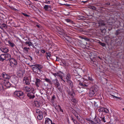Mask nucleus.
Segmentation results:
<instances>
[{
    "mask_svg": "<svg viewBox=\"0 0 124 124\" xmlns=\"http://www.w3.org/2000/svg\"><path fill=\"white\" fill-rule=\"evenodd\" d=\"M100 118L101 119L98 118H95L94 121H92V124H99L100 123L101 121V120L104 123L106 122V121L104 118L105 116L101 114L100 115Z\"/></svg>",
    "mask_w": 124,
    "mask_h": 124,
    "instance_id": "f257e3e1",
    "label": "nucleus"
},
{
    "mask_svg": "<svg viewBox=\"0 0 124 124\" xmlns=\"http://www.w3.org/2000/svg\"><path fill=\"white\" fill-rule=\"evenodd\" d=\"M14 94L20 98H21L22 97L23 95V93L19 91H16L14 93Z\"/></svg>",
    "mask_w": 124,
    "mask_h": 124,
    "instance_id": "f03ea898",
    "label": "nucleus"
},
{
    "mask_svg": "<svg viewBox=\"0 0 124 124\" xmlns=\"http://www.w3.org/2000/svg\"><path fill=\"white\" fill-rule=\"evenodd\" d=\"M3 83L4 86L6 87L5 88H8L11 86V84L8 80H5Z\"/></svg>",
    "mask_w": 124,
    "mask_h": 124,
    "instance_id": "7ed1b4c3",
    "label": "nucleus"
},
{
    "mask_svg": "<svg viewBox=\"0 0 124 124\" xmlns=\"http://www.w3.org/2000/svg\"><path fill=\"white\" fill-rule=\"evenodd\" d=\"M96 92V91L95 89L93 88L91 89L89 92V96L91 97H92Z\"/></svg>",
    "mask_w": 124,
    "mask_h": 124,
    "instance_id": "20e7f679",
    "label": "nucleus"
},
{
    "mask_svg": "<svg viewBox=\"0 0 124 124\" xmlns=\"http://www.w3.org/2000/svg\"><path fill=\"white\" fill-rule=\"evenodd\" d=\"M98 111L99 112H102L106 113H108L109 112V110L108 109L103 107L99 109Z\"/></svg>",
    "mask_w": 124,
    "mask_h": 124,
    "instance_id": "39448f33",
    "label": "nucleus"
},
{
    "mask_svg": "<svg viewBox=\"0 0 124 124\" xmlns=\"http://www.w3.org/2000/svg\"><path fill=\"white\" fill-rule=\"evenodd\" d=\"M10 65L12 66L14 65H16L17 64L16 60L14 58H11L9 60Z\"/></svg>",
    "mask_w": 124,
    "mask_h": 124,
    "instance_id": "423d86ee",
    "label": "nucleus"
},
{
    "mask_svg": "<svg viewBox=\"0 0 124 124\" xmlns=\"http://www.w3.org/2000/svg\"><path fill=\"white\" fill-rule=\"evenodd\" d=\"M71 79L70 75V74H68L66 75L64 77L65 82V81L68 82Z\"/></svg>",
    "mask_w": 124,
    "mask_h": 124,
    "instance_id": "0eeeda50",
    "label": "nucleus"
},
{
    "mask_svg": "<svg viewBox=\"0 0 124 124\" xmlns=\"http://www.w3.org/2000/svg\"><path fill=\"white\" fill-rule=\"evenodd\" d=\"M31 66L32 67V69L33 72L35 73H38L39 70L38 69V68L36 67V66L35 65H32Z\"/></svg>",
    "mask_w": 124,
    "mask_h": 124,
    "instance_id": "6e6552de",
    "label": "nucleus"
},
{
    "mask_svg": "<svg viewBox=\"0 0 124 124\" xmlns=\"http://www.w3.org/2000/svg\"><path fill=\"white\" fill-rule=\"evenodd\" d=\"M41 82V81L40 79L36 78L35 82V84L36 86L37 87H39Z\"/></svg>",
    "mask_w": 124,
    "mask_h": 124,
    "instance_id": "1a4fd4ad",
    "label": "nucleus"
},
{
    "mask_svg": "<svg viewBox=\"0 0 124 124\" xmlns=\"http://www.w3.org/2000/svg\"><path fill=\"white\" fill-rule=\"evenodd\" d=\"M51 6L50 5H45L44 6L43 8L46 11H50L51 9Z\"/></svg>",
    "mask_w": 124,
    "mask_h": 124,
    "instance_id": "9d476101",
    "label": "nucleus"
},
{
    "mask_svg": "<svg viewBox=\"0 0 124 124\" xmlns=\"http://www.w3.org/2000/svg\"><path fill=\"white\" fill-rule=\"evenodd\" d=\"M27 96L30 99H33L35 97L34 93L33 92L28 93Z\"/></svg>",
    "mask_w": 124,
    "mask_h": 124,
    "instance_id": "9b49d317",
    "label": "nucleus"
},
{
    "mask_svg": "<svg viewBox=\"0 0 124 124\" xmlns=\"http://www.w3.org/2000/svg\"><path fill=\"white\" fill-rule=\"evenodd\" d=\"M1 76L2 77L5 79H9V76L5 72H3L2 73Z\"/></svg>",
    "mask_w": 124,
    "mask_h": 124,
    "instance_id": "f8f14e48",
    "label": "nucleus"
},
{
    "mask_svg": "<svg viewBox=\"0 0 124 124\" xmlns=\"http://www.w3.org/2000/svg\"><path fill=\"white\" fill-rule=\"evenodd\" d=\"M36 66V67L38 68L39 73H41L42 71L41 69L43 68L42 65L40 64H35Z\"/></svg>",
    "mask_w": 124,
    "mask_h": 124,
    "instance_id": "ddd939ff",
    "label": "nucleus"
},
{
    "mask_svg": "<svg viewBox=\"0 0 124 124\" xmlns=\"http://www.w3.org/2000/svg\"><path fill=\"white\" fill-rule=\"evenodd\" d=\"M45 124H53L51 120L49 118H45Z\"/></svg>",
    "mask_w": 124,
    "mask_h": 124,
    "instance_id": "4468645a",
    "label": "nucleus"
},
{
    "mask_svg": "<svg viewBox=\"0 0 124 124\" xmlns=\"http://www.w3.org/2000/svg\"><path fill=\"white\" fill-rule=\"evenodd\" d=\"M53 82L54 84L56 87H58L59 86V84L56 78L54 79L53 80Z\"/></svg>",
    "mask_w": 124,
    "mask_h": 124,
    "instance_id": "2eb2a0df",
    "label": "nucleus"
},
{
    "mask_svg": "<svg viewBox=\"0 0 124 124\" xmlns=\"http://www.w3.org/2000/svg\"><path fill=\"white\" fill-rule=\"evenodd\" d=\"M0 50L2 52L4 53H7L8 52L9 50L8 48L7 47H1Z\"/></svg>",
    "mask_w": 124,
    "mask_h": 124,
    "instance_id": "dca6fc26",
    "label": "nucleus"
},
{
    "mask_svg": "<svg viewBox=\"0 0 124 124\" xmlns=\"http://www.w3.org/2000/svg\"><path fill=\"white\" fill-rule=\"evenodd\" d=\"M5 60L7 61H9V60L11 58H10L11 55L8 54H5Z\"/></svg>",
    "mask_w": 124,
    "mask_h": 124,
    "instance_id": "f3484780",
    "label": "nucleus"
},
{
    "mask_svg": "<svg viewBox=\"0 0 124 124\" xmlns=\"http://www.w3.org/2000/svg\"><path fill=\"white\" fill-rule=\"evenodd\" d=\"M5 60V54H1L0 56V61L3 62Z\"/></svg>",
    "mask_w": 124,
    "mask_h": 124,
    "instance_id": "a211bd4d",
    "label": "nucleus"
},
{
    "mask_svg": "<svg viewBox=\"0 0 124 124\" xmlns=\"http://www.w3.org/2000/svg\"><path fill=\"white\" fill-rule=\"evenodd\" d=\"M62 74L63 73L61 71L59 72V77L61 79L62 81L65 82L64 80L63 79Z\"/></svg>",
    "mask_w": 124,
    "mask_h": 124,
    "instance_id": "6ab92c4d",
    "label": "nucleus"
},
{
    "mask_svg": "<svg viewBox=\"0 0 124 124\" xmlns=\"http://www.w3.org/2000/svg\"><path fill=\"white\" fill-rule=\"evenodd\" d=\"M44 80L45 81L47 82V83H49V84L51 85L52 84V82L49 79L46 78H45L44 79Z\"/></svg>",
    "mask_w": 124,
    "mask_h": 124,
    "instance_id": "aec40b11",
    "label": "nucleus"
},
{
    "mask_svg": "<svg viewBox=\"0 0 124 124\" xmlns=\"http://www.w3.org/2000/svg\"><path fill=\"white\" fill-rule=\"evenodd\" d=\"M99 26H103L105 25V24L104 23V22L102 21H99L98 22Z\"/></svg>",
    "mask_w": 124,
    "mask_h": 124,
    "instance_id": "412c9836",
    "label": "nucleus"
},
{
    "mask_svg": "<svg viewBox=\"0 0 124 124\" xmlns=\"http://www.w3.org/2000/svg\"><path fill=\"white\" fill-rule=\"evenodd\" d=\"M31 88V87L29 86H26L25 87V90L27 92H29L30 91Z\"/></svg>",
    "mask_w": 124,
    "mask_h": 124,
    "instance_id": "4be33fe9",
    "label": "nucleus"
},
{
    "mask_svg": "<svg viewBox=\"0 0 124 124\" xmlns=\"http://www.w3.org/2000/svg\"><path fill=\"white\" fill-rule=\"evenodd\" d=\"M43 113L38 115L37 116L38 119L39 120H41L43 118Z\"/></svg>",
    "mask_w": 124,
    "mask_h": 124,
    "instance_id": "5701e85b",
    "label": "nucleus"
},
{
    "mask_svg": "<svg viewBox=\"0 0 124 124\" xmlns=\"http://www.w3.org/2000/svg\"><path fill=\"white\" fill-rule=\"evenodd\" d=\"M7 28V27L6 24L4 23H3L0 25V28L1 29H3V28L6 29Z\"/></svg>",
    "mask_w": 124,
    "mask_h": 124,
    "instance_id": "b1692460",
    "label": "nucleus"
},
{
    "mask_svg": "<svg viewBox=\"0 0 124 124\" xmlns=\"http://www.w3.org/2000/svg\"><path fill=\"white\" fill-rule=\"evenodd\" d=\"M74 115L76 117L77 119L79 120L80 118V115L78 114L77 112H76L74 113Z\"/></svg>",
    "mask_w": 124,
    "mask_h": 124,
    "instance_id": "393cba45",
    "label": "nucleus"
},
{
    "mask_svg": "<svg viewBox=\"0 0 124 124\" xmlns=\"http://www.w3.org/2000/svg\"><path fill=\"white\" fill-rule=\"evenodd\" d=\"M36 111L37 113V115H39V114L43 113L42 111L39 109H36Z\"/></svg>",
    "mask_w": 124,
    "mask_h": 124,
    "instance_id": "a878e982",
    "label": "nucleus"
},
{
    "mask_svg": "<svg viewBox=\"0 0 124 124\" xmlns=\"http://www.w3.org/2000/svg\"><path fill=\"white\" fill-rule=\"evenodd\" d=\"M79 84L80 85L83 86V87H88V84H85L83 83H79Z\"/></svg>",
    "mask_w": 124,
    "mask_h": 124,
    "instance_id": "bb28decb",
    "label": "nucleus"
},
{
    "mask_svg": "<svg viewBox=\"0 0 124 124\" xmlns=\"http://www.w3.org/2000/svg\"><path fill=\"white\" fill-rule=\"evenodd\" d=\"M67 82L69 83V85L71 88H72L73 86V84L71 80H70L68 82Z\"/></svg>",
    "mask_w": 124,
    "mask_h": 124,
    "instance_id": "cd10ccee",
    "label": "nucleus"
},
{
    "mask_svg": "<svg viewBox=\"0 0 124 124\" xmlns=\"http://www.w3.org/2000/svg\"><path fill=\"white\" fill-rule=\"evenodd\" d=\"M8 43L12 47H13L15 46L14 44L13 43H12L10 41H8Z\"/></svg>",
    "mask_w": 124,
    "mask_h": 124,
    "instance_id": "c85d7f7f",
    "label": "nucleus"
},
{
    "mask_svg": "<svg viewBox=\"0 0 124 124\" xmlns=\"http://www.w3.org/2000/svg\"><path fill=\"white\" fill-rule=\"evenodd\" d=\"M55 97L54 96H53L52 97L51 100V102L52 104H53V106H55V105L54 103V99H55Z\"/></svg>",
    "mask_w": 124,
    "mask_h": 124,
    "instance_id": "c756f323",
    "label": "nucleus"
},
{
    "mask_svg": "<svg viewBox=\"0 0 124 124\" xmlns=\"http://www.w3.org/2000/svg\"><path fill=\"white\" fill-rule=\"evenodd\" d=\"M30 48L29 47L27 48L26 47H25L23 48V51L25 53H27Z\"/></svg>",
    "mask_w": 124,
    "mask_h": 124,
    "instance_id": "7c9ffc66",
    "label": "nucleus"
},
{
    "mask_svg": "<svg viewBox=\"0 0 124 124\" xmlns=\"http://www.w3.org/2000/svg\"><path fill=\"white\" fill-rule=\"evenodd\" d=\"M4 89V87H3V86L0 83V91H2Z\"/></svg>",
    "mask_w": 124,
    "mask_h": 124,
    "instance_id": "2f4dec72",
    "label": "nucleus"
},
{
    "mask_svg": "<svg viewBox=\"0 0 124 124\" xmlns=\"http://www.w3.org/2000/svg\"><path fill=\"white\" fill-rule=\"evenodd\" d=\"M47 54V57L48 60L50 59V57L51 56V54L50 53H46Z\"/></svg>",
    "mask_w": 124,
    "mask_h": 124,
    "instance_id": "473e14b6",
    "label": "nucleus"
},
{
    "mask_svg": "<svg viewBox=\"0 0 124 124\" xmlns=\"http://www.w3.org/2000/svg\"><path fill=\"white\" fill-rule=\"evenodd\" d=\"M98 43L101 45L103 46H105V44L104 43H102L100 41H99Z\"/></svg>",
    "mask_w": 124,
    "mask_h": 124,
    "instance_id": "72a5a7b5",
    "label": "nucleus"
},
{
    "mask_svg": "<svg viewBox=\"0 0 124 124\" xmlns=\"http://www.w3.org/2000/svg\"><path fill=\"white\" fill-rule=\"evenodd\" d=\"M25 83L26 85H29L30 84V83L29 81L28 80H25Z\"/></svg>",
    "mask_w": 124,
    "mask_h": 124,
    "instance_id": "f704fd0d",
    "label": "nucleus"
},
{
    "mask_svg": "<svg viewBox=\"0 0 124 124\" xmlns=\"http://www.w3.org/2000/svg\"><path fill=\"white\" fill-rule=\"evenodd\" d=\"M53 75H54L56 77H59V72L57 73H54L53 74Z\"/></svg>",
    "mask_w": 124,
    "mask_h": 124,
    "instance_id": "c9c22d12",
    "label": "nucleus"
},
{
    "mask_svg": "<svg viewBox=\"0 0 124 124\" xmlns=\"http://www.w3.org/2000/svg\"><path fill=\"white\" fill-rule=\"evenodd\" d=\"M65 21L68 23H71L72 22V21L71 20L68 19H66Z\"/></svg>",
    "mask_w": 124,
    "mask_h": 124,
    "instance_id": "e433bc0d",
    "label": "nucleus"
},
{
    "mask_svg": "<svg viewBox=\"0 0 124 124\" xmlns=\"http://www.w3.org/2000/svg\"><path fill=\"white\" fill-rule=\"evenodd\" d=\"M28 44L29 46H30L31 45H33L32 43L30 42H28Z\"/></svg>",
    "mask_w": 124,
    "mask_h": 124,
    "instance_id": "4c0bfd02",
    "label": "nucleus"
},
{
    "mask_svg": "<svg viewBox=\"0 0 124 124\" xmlns=\"http://www.w3.org/2000/svg\"><path fill=\"white\" fill-rule=\"evenodd\" d=\"M72 101L73 102L75 103H76L77 102V101L74 98H73L72 99Z\"/></svg>",
    "mask_w": 124,
    "mask_h": 124,
    "instance_id": "58836bf2",
    "label": "nucleus"
},
{
    "mask_svg": "<svg viewBox=\"0 0 124 124\" xmlns=\"http://www.w3.org/2000/svg\"><path fill=\"white\" fill-rule=\"evenodd\" d=\"M58 107L59 108V109L60 111L62 112H63V110L62 109L60 106L59 105H58Z\"/></svg>",
    "mask_w": 124,
    "mask_h": 124,
    "instance_id": "ea45409f",
    "label": "nucleus"
},
{
    "mask_svg": "<svg viewBox=\"0 0 124 124\" xmlns=\"http://www.w3.org/2000/svg\"><path fill=\"white\" fill-rule=\"evenodd\" d=\"M86 120L88 121H89V122L90 123H91V124H92V123L91 122L92 121H92V120H91L89 118H86Z\"/></svg>",
    "mask_w": 124,
    "mask_h": 124,
    "instance_id": "a19ab883",
    "label": "nucleus"
},
{
    "mask_svg": "<svg viewBox=\"0 0 124 124\" xmlns=\"http://www.w3.org/2000/svg\"><path fill=\"white\" fill-rule=\"evenodd\" d=\"M112 96L113 97V98H117V99H120V100H121L120 99L121 98H120L118 97H117L116 96H115L114 95H112Z\"/></svg>",
    "mask_w": 124,
    "mask_h": 124,
    "instance_id": "79ce46f5",
    "label": "nucleus"
},
{
    "mask_svg": "<svg viewBox=\"0 0 124 124\" xmlns=\"http://www.w3.org/2000/svg\"><path fill=\"white\" fill-rule=\"evenodd\" d=\"M120 32H119V30H118L116 31V34L117 35H118V34Z\"/></svg>",
    "mask_w": 124,
    "mask_h": 124,
    "instance_id": "37998d69",
    "label": "nucleus"
},
{
    "mask_svg": "<svg viewBox=\"0 0 124 124\" xmlns=\"http://www.w3.org/2000/svg\"><path fill=\"white\" fill-rule=\"evenodd\" d=\"M71 118L72 120L74 122V123L75 124V122H76V121H75V120L74 119V118L73 117H71Z\"/></svg>",
    "mask_w": 124,
    "mask_h": 124,
    "instance_id": "c03bdc74",
    "label": "nucleus"
},
{
    "mask_svg": "<svg viewBox=\"0 0 124 124\" xmlns=\"http://www.w3.org/2000/svg\"><path fill=\"white\" fill-rule=\"evenodd\" d=\"M22 14H23L24 16H27V17L29 16L27 14H26L25 13H22Z\"/></svg>",
    "mask_w": 124,
    "mask_h": 124,
    "instance_id": "a18cd8bd",
    "label": "nucleus"
},
{
    "mask_svg": "<svg viewBox=\"0 0 124 124\" xmlns=\"http://www.w3.org/2000/svg\"><path fill=\"white\" fill-rule=\"evenodd\" d=\"M92 9L93 10H96V8L95 7L92 6Z\"/></svg>",
    "mask_w": 124,
    "mask_h": 124,
    "instance_id": "49530a36",
    "label": "nucleus"
},
{
    "mask_svg": "<svg viewBox=\"0 0 124 124\" xmlns=\"http://www.w3.org/2000/svg\"><path fill=\"white\" fill-rule=\"evenodd\" d=\"M88 79L89 80H90L91 81H92L93 80V79L92 78L90 77H88Z\"/></svg>",
    "mask_w": 124,
    "mask_h": 124,
    "instance_id": "de8ad7c7",
    "label": "nucleus"
},
{
    "mask_svg": "<svg viewBox=\"0 0 124 124\" xmlns=\"http://www.w3.org/2000/svg\"><path fill=\"white\" fill-rule=\"evenodd\" d=\"M91 61H92L91 62L92 63H93L94 64H96L95 63L96 62L95 61H93V60H91Z\"/></svg>",
    "mask_w": 124,
    "mask_h": 124,
    "instance_id": "09e8293b",
    "label": "nucleus"
},
{
    "mask_svg": "<svg viewBox=\"0 0 124 124\" xmlns=\"http://www.w3.org/2000/svg\"><path fill=\"white\" fill-rule=\"evenodd\" d=\"M81 39H85L87 41H88L89 40V39H88L86 38H83V37H82Z\"/></svg>",
    "mask_w": 124,
    "mask_h": 124,
    "instance_id": "8fccbe9b",
    "label": "nucleus"
},
{
    "mask_svg": "<svg viewBox=\"0 0 124 124\" xmlns=\"http://www.w3.org/2000/svg\"><path fill=\"white\" fill-rule=\"evenodd\" d=\"M45 3H46L47 4H49L50 3V2L49 1H48Z\"/></svg>",
    "mask_w": 124,
    "mask_h": 124,
    "instance_id": "3c124183",
    "label": "nucleus"
},
{
    "mask_svg": "<svg viewBox=\"0 0 124 124\" xmlns=\"http://www.w3.org/2000/svg\"><path fill=\"white\" fill-rule=\"evenodd\" d=\"M41 52L42 53H44L45 52V51L44 50H42Z\"/></svg>",
    "mask_w": 124,
    "mask_h": 124,
    "instance_id": "603ef678",
    "label": "nucleus"
},
{
    "mask_svg": "<svg viewBox=\"0 0 124 124\" xmlns=\"http://www.w3.org/2000/svg\"><path fill=\"white\" fill-rule=\"evenodd\" d=\"M56 61H59V59L57 57H56Z\"/></svg>",
    "mask_w": 124,
    "mask_h": 124,
    "instance_id": "864d4df0",
    "label": "nucleus"
},
{
    "mask_svg": "<svg viewBox=\"0 0 124 124\" xmlns=\"http://www.w3.org/2000/svg\"><path fill=\"white\" fill-rule=\"evenodd\" d=\"M28 42H26L25 43V44L27 45L28 44Z\"/></svg>",
    "mask_w": 124,
    "mask_h": 124,
    "instance_id": "5fc2aeb1",
    "label": "nucleus"
},
{
    "mask_svg": "<svg viewBox=\"0 0 124 124\" xmlns=\"http://www.w3.org/2000/svg\"><path fill=\"white\" fill-rule=\"evenodd\" d=\"M106 4L107 5H109L110 4V3L109 2H108L106 3Z\"/></svg>",
    "mask_w": 124,
    "mask_h": 124,
    "instance_id": "6e6d98bb",
    "label": "nucleus"
},
{
    "mask_svg": "<svg viewBox=\"0 0 124 124\" xmlns=\"http://www.w3.org/2000/svg\"><path fill=\"white\" fill-rule=\"evenodd\" d=\"M37 26L38 28H39V27H40V25H37Z\"/></svg>",
    "mask_w": 124,
    "mask_h": 124,
    "instance_id": "4d7b16f0",
    "label": "nucleus"
},
{
    "mask_svg": "<svg viewBox=\"0 0 124 124\" xmlns=\"http://www.w3.org/2000/svg\"><path fill=\"white\" fill-rule=\"evenodd\" d=\"M63 64L65 65L66 66V63L65 62H63Z\"/></svg>",
    "mask_w": 124,
    "mask_h": 124,
    "instance_id": "13d9d810",
    "label": "nucleus"
},
{
    "mask_svg": "<svg viewBox=\"0 0 124 124\" xmlns=\"http://www.w3.org/2000/svg\"><path fill=\"white\" fill-rule=\"evenodd\" d=\"M92 6H91L89 7V8L91 9H92Z\"/></svg>",
    "mask_w": 124,
    "mask_h": 124,
    "instance_id": "bf43d9fd",
    "label": "nucleus"
},
{
    "mask_svg": "<svg viewBox=\"0 0 124 124\" xmlns=\"http://www.w3.org/2000/svg\"><path fill=\"white\" fill-rule=\"evenodd\" d=\"M81 2H84V3H85V2H86V1H82Z\"/></svg>",
    "mask_w": 124,
    "mask_h": 124,
    "instance_id": "052dcab7",
    "label": "nucleus"
},
{
    "mask_svg": "<svg viewBox=\"0 0 124 124\" xmlns=\"http://www.w3.org/2000/svg\"><path fill=\"white\" fill-rule=\"evenodd\" d=\"M74 94V93H72V95H73V94Z\"/></svg>",
    "mask_w": 124,
    "mask_h": 124,
    "instance_id": "680f3d73",
    "label": "nucleus"
},
{
    "mask_svg": "<svg viewBox=\"0 0 124 124\" xmlns=\"http://www.w3.org/2000/svg\"><path fill=\"white\" fill-rule=\"evenodd\" d=\"M124 111V108H123L122 109Z\"/></svg>",
    "mask_w": 124,
    "mask_h": 124,
    "instance_id": "e2e57ef3",
    "label": "nucleus"
},
{
    "mask_svg": "<svg viewBox=\"0 0 124 124\" xmlns=\"http://www.w3.org/2000/svg\"><path fill=\"white\" fill-rule=\"evenodd\" d=\"M31 59L32 60V58L31 57Z\"/></svg>",
    "mask_w": 124,
    "mask_h": 124,
    "instance_id": "0e129e2a",
    "label": "nucleus"
},
{
    "mask_svg": "<svg viewBox=\"0 0 124 124\" xmlns=\"http://www.w3.org/2000/svg\"><path fill=\"white\" fill-rule=\"evenodd\" d=\"M53 124H54V123H53Z\"/></svg>",
    "mask_w": 124,
    "mask_h": 124,
    "instance_id": "69168bd1",
    "label": "nucleus"
},
{
    "mask_svg": "<svg viewBox=\"0 0 124 124\" xmlns=\"http://www.w3.org/2000/svg\"><path fill=\"white\" fill-rule=\"evenodd\" d=\"M0 79H1V78H0Z\"/></svg>",
    "mask_w": 124,
    "mask_h": 124,
    "instance_id": "338daca9",
    "label": "nucleus"
}]
</instances>
